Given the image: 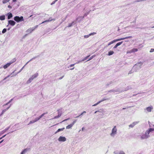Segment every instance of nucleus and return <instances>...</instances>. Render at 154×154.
Returning <instances> with one entry per match:
<instances>
[{
    "mask_svg": "<svg viewBox=\"0 0 154 154\" xmlns=\"http://www.w3.org/2000/svg\"><path fill=\"white\" fill-rule=\"evenodd\" d=\"M142 65V63L141 62H138L133 67V70H134V71H135V72L137 71V70L141 68Z\"/></svg>",
    "mask_w": 154,
    "mask_h": 154,
    "instance_id": "nucleus-1",
    "label": "nucleus"
},
{
    "mask_svg": "<svg viewBox=\"0 0 154 154\" xmlns=\"http://www.w3.org/2000/svg\"><path fill=\"white\" fill-rule=\"evenodd\" d=\"M132 37V36H129L126 37H125V38H119V39H115V40H113V41H112V42H109L108 43V44L107 46H106V47H107V46H108L110 45L111 44L113 43H114V42H117V41H121V40H123L125 39H126L131 38Z\"/></svg>",
    "mask_w": 154,
    "mask_h": 154,
    "instance_id": "nucleus-2",
    "label": "nucleus"
},
{
    "mask_svg": "<svg viewBox=\"0 0 154 154\" xmlns=\"http://www.w3.org/2000/svg\"><path fill=\"white\" fill-rule=\"evenodd\" d=\"M38 75V73H36L33 75H32L26 82L27 84L30 83L35 78H36Z\"/></svg>",
    "mask_w": 154,
    "mask_h": 154,
    "instance_id": "nucleus-3",
    "label": "nucleus"
},
{
    "mask_svg": "<svg viewBox=\"0 0 154 154\" xmlns=\"http://www.w3.org/2000/svg\"><path fill=\"white\" fill-rule=\"evenodd\" d=\"M117 133V129L116 126H114L112 129L111 133L110 134V136L112 137H114Z\"/></svg>",
    "mask_w": 154,
    "mask_h": 154,
    "instance_id": "nucleus-4",
    "label": "nucleus"
},
{
    "mask_svg": "<svg viewBox=\"0 0 154 154\" xmlns=\"http://www.w3.org/2000/svg\"><path fill=\"white\" fill-rule=\"evenodd\" d=\"M14 20L18 23L24 20L23 18V16L19 17L18 16H16L14 17Z\"/></svg>",
    "mask_w": 154,
    "mask_h": 154,
    "instance_id": "nucleus-5",
    "label": "nucleus"
},
{
    "mask_svg": "<svg viewBox=\"0 0 154 154\" xmlns=\"http://www.w3.org/2000/svg\"><path fill=\"white\" fill-rule=\"evenodd\" d=\"M125 91H126V90L121 91L118 88L117 89H113L111 90H110L108 92H113L114 93H116L119 92V93H120L123 92Z\"/></svg>",
    "mask_w": 154,
    "mask_h": 154,
    "instance_id": "nucleus-6",
    "label": "nucleus"
},
{
    "mask_svg": "<svg viewBox=\"0 0 154 154\" xmlns=\"http://www.w3.org/2000/svg\"><path fill=\"white\" fill-rule=\"evenodd\" d=\"M15 61V60L14 59L12 61H11L10 62L7 63L6 65L3 66V68L5 69H6L9 67L11 64L14 62Z\"/></svg>",
    "mask_w": 154,
    "mask_h": 154,
    "instance_id": "nucleus-7",
    "label": "nucleus"
},
{
    "mask_svg": "<svg viewBox=\"0 0 154 154\" xmlns=\"http://www.w3.org/2000/svg\"><path fill=\"white\" fill-rule=\"evenodd\" d=\"M153 109V107L152 106H150L146 107V109H145L144 110H146L147 112H150L152 111Z\"/></svg>",
    "mask_w": 154,
    "mask_h": 154,
    "instance_id": "nucleus-8",
    "label": "nucleus"
},
{
    "mask_svg": "<svg viewBox=\"0 0 154 154\" xmlns=\"http://www.w3.org/2000/svg\"><path fill=\"white\" fill-rule=\"evenodd\" d=\"M59 141L64 142L66 140V138L64 137L60 136L58 139Z\"/></svg>",
    "mask_w": 154,
    "mask_h": 154,
    "instance_id": "nucleus-9",
    "label": "nucleus"
},
{
    "mask_svg": "<svg viewBox=\"0 0 154 154\" xmlns=\"http://www.w3.org/2000/svg\"><path fill=\"white\" fill-rule=\"evenodd\" d=\"M30 149L29 148H26L23 150L20 154H25L26 152L29 151Z\"/></svg>",
    "mask_w": 154,
    "mask_h": 154,
    "instance_id": "nucleus-10",
    "label": "nucleus"
},
{
    "mask_svg": "<svg viewBox=\"0 0 154 154\" xmlns=\"http://www.w3.org/2000/svg\"><path fill=\"white\" fill-rule=\"evenodd\" d=\"M139 121H136L133 122L132 124H130L129 125V127H130L132 128H133L135 125L139 123Z\"/></svg>",
    "mask_w": 154,
    "mask_h": 154,
    "instance_id": "nucleus-11",
    "label": "nucleus"
},
{
    "mask_svg": "<svg viewBox=\"0 0 154 154\" xmlns=\"http://www.w3.org/2000/svg\"><path fill=\"white\" fill-rule=\"evenodd\" d=\"M55 20V19H52L51 17H50L49 18L48 20H46L43 22H42L41 23H40V24H43L45 22H49L51 21L52 20L54 21Z\"/></svg>",
    "mask_w": 154,
    "mask_h": 154,
    "instance_id": "nucleus-12",
    "label": "nucleus"
},
{
    "mask_svg": "<svg viewBox=\"0 0 154 154\" xmlns=\"http://www.w3.org/2000/svg\"><path fill=\"white\" fill-rule=\"evenodd\" d=\"M8 25L10 24V25L12 26H14L16 24V22L12 20H8Z\"/></svg>",
    "mask_w": 154,
    "mask_h": 154,
    "instance_id": "nucleus-13",
    "label": "nucleus"
},
{
    "mask_svg": "<svg viewBox=\"0 0 154 154\" xmlns=\"http://www.w3.org/2000/svg\"><path fill=\"white\" fill-rule=\"evenodd\" d=\"M95 34V32L91 33L88 35H85L84 36V37L85 38H88L91 35H94Z\"/></svg>",
    "mask_w": 154,
    "mask_h": 154,
    "instance_id": "nucleus-14",
    "label": "nucleus"
},
{
    "mask_svg": "<svg viewBox=\"0 0 154 154\" xmlns=\"http://www.w3.org/2000/svg\"><path fill=\"white\" fill-rule=\"evenodd\" d=\"M34 30V29L33 27L30 28L27 30L26 32L27 33H31Z\"/></svg>",
    "mask_w": 154,
    "mask_h": 154,
    "instance_id": "nucleus-15",
    "label": "nucleus"
},
{
    "mask_svg": "<svg viewBox=\"0 0 154 154\" xmlns=\"http://www.w3.org/2000/svg\"><path fill=\"white\" fill-rule=\"evenodd\" d=\"M58 116H55L52 119L58 118L60 117V116L61 115V113L60 112L59 110H58Z\"/></svg>",
    "mask_w": 154,
    "mask_h": 154,
    "instance_id": "nucleus-16",
    "label": "nucleus"
},
{
    "mask_svg": "<svg viewBox=\"0 0 154 154\" xmlns=\"http://www.w3.org/2000/svg\"><path fill=\"white\" fill-rule=\"evenodd\" d=\"M9 128H10V127H8L5 128V129H4V130H3L2 131H1V132H0V134H3L6 131H7V130H8L9 129Z\"/></svg>",
    "mask_w": 154,
    "mask_h": 154,
    "instance_id": "nucleus-17",
    "label": "nucleus"
},
{
    "mask_svg": "<svg viewBox=\"0 0 154 154\" xmlns=\"http://www.w3.org/2000/svg\"><path fill=\"white\" fill-rule=\"evenodd\" d=\"M8 19H10L12 17H13L12 14V13L9 12L8 13Z\"/></svg>",
    "mask_w": 154,
    "mask_h": 154,
    "instance_id": "nucleus-18",
    "label": "nucleus"
},
{
    "mask_svg": "<svg viewBox=\"0 0 154 154\" xmlns=\"http://www.w3.org/2000/svg\"><path fill=\"white\" fill-rule=\"evenodd\" d=\"M114 53V52L113 51H110L108 52V55L110 56L112 55Z\"/></svg>",
    "mask_w": 154,
    "mask_h": 154,
    "instance_id": "nucleus-19",
    "label": "nucleus"
},
{
    "mask_svg": "<svg viewBox=\"0 0 154 154\" xmlns=\"http://www.w3.org/2000/svg\"><path fill=\"white\" fill-rule=\"evenodd\" d=\"M64 129L65 128H59L58 129V130L55 132V134H56L57 133L60 131H63Z\"/></svg>",
    "mask_w": 154,
    "mask_h": 154,
    "instance_id": "nucleus-20",
    "label": "nucleus"
},
{
    "mask_svg": "<svg viewBox=\"0 0 154 154\" xmlns=\"http://www.w3.org/2000/svg\"><path fill=\"white\" fill-rule=\"evenodd\" d=\"M84 18V17H79L76 19L77 20H79V21L81 20Z\"/></svg>",
    "mask_w": 154,
    "mask_h": 154,
    "instance_id": "nucleus-21",
    "label": "nucleus"
},
{
    "mask_svg": "<svg viewBox=\"0 0 154 154\" xmlns=\"http://www.w3.org/2000/svg\"><path fill=\"white\" fill-rule=\"evenodd\" d=\"M75 24V23H74V22L73 21L71 23H69V25L67 27H71L72 25H74Z\"/></svg>",
    "mask_w": 154,
    "mask_h": 154,
    "instance_id": "nucleus-22",
    "label": "nucleus"
},
{
    "mask_svg": "<svg viewBox=\"0 0 154 154\" xmlns=\"http://www.w3.org/2000/svg\"><path fill=\"white\" fill-rule=\"evenodd\" d=\"M95 8H94L93 9H92L91 11H94L95 10ZM91 10H90L87 13H85L84 14V16L83 17H85L86 16H87V15H88L89 14V12L91 11Z\"/></svg>",
    "mask_w": 154,
    "mask_h": 154,
    "instance_id": "nucleus-23",
    "label": "nucleus"
},
{
    "mask_svg": "<svg viewBox=\"0 0 154 154\" xmlns=\"http://www.w3.org/2000/svg\"><path fill=\"white\" fill-rule=\"evenodd\" d=\"M72 126H73V125L72 124H71L67 126L66 127V129H69L71 128H72Z\"/></svg>",
    "mask_w": 154,
    "mask_h": 154,
    "instance_id": "nucleus-24",
    "label": "nucleus"
},
{
    "mask_svg": "<svg viewBox=\"0 0 154 154\" xmlns=\"http://www.w3.org/2000/svg\"><path fill=\"white\" fill-rule=\"evenodd\" d=\"M5 15H2L0 16V20H4L5 19Z\"/></svg>",
    "mask_w": 154,
    "mask_h": 154,
    "instance_id": "nucleus-25",
    "label": "nucleus"
},
{
    "mask_svg": "<svg viewBox=\"0 0 154 154\" xmlns=\"http://www.w3.org/2000/svg\"><path fill=\"white\" fill-rule=\"evenodd\" d=\"M10 0H2V3L3 4H5L9 2Z\"/></svg>",
    "mask_w": 154,
    "mask_h": 154,
    "instance_id": "nucleus-26",
    "label": "nucleus"
},
{
    "mask_svg": "<svg viewBox=\"0 0 154 154\" xmlns=\"http://www.w3.org/2000/svg\"><path fill=\"white\" fill-rule=\"evenodd\" d=\"M47 113H44L43 114L40 116L39 117H38V118L39 119V120L41 118H42L44 115H45V114H47Z\"/></svg>",
    "mask_w": 154,
    "mask_h": 154,
    "instance_id": "nucleus-27",
    "label": "nucleus"
},
{
    "mask_svg": "<svg viewBox=\"0 0 154 154\" xmlns=\"http://www.w3.org/2000/svg\"><path fill=\"white\" fill-rule=\"evenodd\" d=\"M36 58H37V57H33V58H32L29 61H28L26 64H25V65H26L29 62L32 61V60H33L34 59H35Z\"/></svg>",
    "mask_w": 154,
    "mask_h": 154,
    "instance_id": "nucleus-28",
    "label": "nucleus"
},
{
    "mask_svg": "<svg viewBox=\"0 0 154 154\" xmlns=\"http://www.w3.org/2000/svg\"><path fill=\"white\" fill-rule=\"evenodd\" d=\"M26 65H25L19 71V72H17V73H15V75H17V74L19 73L20 72L22 71V70H23V68H24V67L26 66Z\"/></svg>",
    "mask_w": 154,
    "mask_h": 154,
    "instance_id": "nucleus-29",
    "label": "nucleus"
},
{
    "mask_svg": "<svg viewBox=\"0 0 154 154\" xmlns=\"http://www.w3.org/2000/svg\"><path fill=\"white\" fill-rule=\"evenodd\" d=\"M6 111V110L4 109L2 110V111L0 114V116H1L3 115V114Z\"/></svg>",
    "mask_w": 154,
    "mask_h": 154,
    "instance_id": "nucleus-30",
    "label": "nucleus"
},
{
    "mask_svg": "<svg viewBox=\"0 0 154 154\" xmlns=\"http://www.w3.org/2000/svg\"><path fill=\"white\" fill-rule=\"evenodd\" d=\"M137 51L138 49L137 48H134L132 49V52H137Z\"/></svg>",
    "mask_w": 154,
    "mask_h": 154,
    "instance_id": "nucleus-31",
    "label": "nucleus"
},
{
    "mask_svg": "<svg viewBox=\"0 0 154 154\" xmlns=\"http://www.w3.org/2000/svg\"><path fill=\"white\" fill-rule=\"evenodd\" d=\"M95 56V55H93L92 56H91V57L89 58V60H88L87 61H89V60H91V59H92L93 58H94Z\"/></svg>",
    "mask_w": 154,
    "mask_h": 154,
    "instance_id": "nucleus-32",
    "label": "nucleus"
},
{
    "mask_svg": "<svg viewBox=\"0 0 154 154\" xmlns=\"http://www.w3.org/2000/svg\"><path fill=\"white\" fill-rule=\"evenodd\" d=\"M39 120V119H38V117H36L35 118V119L33 120V121L35 123V122H37Z\"/></svg>",
    "mask_w": 154,
    "mask_h": 154,
    "instance_id": "nucleus-33",
    "label": "nucleus"
},
{
    "mask_svg": "<svg viewBox=\"0 0 154 154\" xmlns=\"http://www.w3.org/2000/svg\"><path fill=\"white\" fill-rule=\"evenodd\" d=\"M135 71H134V70H133V68L128 73V74H131L133 72Z\"/></svg>",
    "mask_w": 154,
    "mask_h": 154,
    "instance_id": "nucleus-34",
    "label": "nucleus"
},
{
    "mask_svg": "<svg viewBox=\"0 0 154 154\" xmlns=\"http://www.w3.org/2000/svg\"><path fill=\"white\" fill-rule=\"evenodd\" d=\"M123 42L122 41V42H118L116 44V45L118 46H119L121 44H122V43Z\"/></svg>",
    "mask_w": 154,
    "mask_h": 154,
    "instance_id": "nucleus-35",
    "label": "nucleus"
},
{
    "mask_svg": "<svg viewBox=\"0 0 154 154\" xmlns=\"http://www.w3.org/2000/svg\"><path fill=\"white\" fill-rule=\"evenodd\" d=\"M6 31H7V29L5 28V29H3V30H2V33H4L5 32H6Z\"/></svg>",
    "mask_w": 154,
    "mask_h": 154,
    "instance_id": "nucleus-36",
    "label": "nucleus"
},
{
    "mask_svg": "<svg viewBox=\"0 0 154 154\" xmlns=\"http://www.w3.org/2000/svg\"><path fill=\"white\" fill-rule=\"evenodd\" d=\"M90 56V55L89 56H87V57H85V58H84L82 60V61H84L85 60H87V58Z\"/></svg>",
    "mask_w": 154,
    "mask_h": 154,
    "instance_id": "nucleus-37",
    "label": "nucleus"
},
{
    "mask_svg": "<svg viewBox=\"0 0 154 154\" xmlns=\"http://www.w3.org/2000/svg\"><path fill=\"white\" fill-rule=\"evenodd\" d=\"M119 154H125V153L123 151H121L119 152Z\"/></svg>",
    "mask_w": 154,
    "mask_h": 154,
    "instance_id": "nucleus-38",
    "label": "nucleus"
},
{
    "mask_svg": "<svg viewBox=\"0 0 154 154\" xmlns=\"http://www.w3.org/2000/svg\"><path fill=\"white\" fill-rule=\"evenodd\" d=\"M100 103V102H98L96 103L94 105H93L92 106H97V105L98 104H99Z\"/></svg>",
    "mask_w": 154,
    "mask_h": 154,
    "instance_id": "nucleus-39",
    "label": "nucleus"
},
{
    "mask_svg": "<svg viewBox=\"0 0 154 154\" xmlns=\"http://www.w3.org/2000/svg\"><path fill=\"white\" fill-rule=\"evenodd\" d=\"M34 123V122H33V121L32 120V121H31L29 122V123L28 124V125L30 124H32V123Z\"/></svg>",
    "mask_w": 154,
    "mask_h": 154,
    "instance_id": "nucleus-40",
    "label": "nucleus"
},
{
    "mask_svg": "<svg viewBox=\"0 0 154 154\" xmlns=\"http://www.w3.org/2000/svg\"><path fill=\"white\" fill-rule=\"evenodd\" d=\"M150 52L151 53L152 52H154V49L153 48H151L150 51Z\"/></svg>",
    "mask_w": 154,
    "mask_h": 154,
    "instance_id": "nucleus-41",
    "label": "nucleus"
},
{
    "mask_svg": "<svg viewBox=\"0 0 154 154\" xmlns=\"http://www.w3.org/2000/svg\"><path fill=\"white\" fill-rule=\"evenodd\" d=\"M127 53H132V50L130 51H128L127 52Z\"/></svg>",
    "mask_w": 154,
    "mask_h": 154,
    "instance_id": "nucleus-42",
    "label": "nucleus"
},
{
    "mask_svg": "<svg viewBox=\"0 0 154 154\" xmlns=\"http://www.w3.org/2000/svg\"><path fill=\"white\" fill-rule=\"evenodd\" d=\"M83 114H83L82 112V113H81V114L79 115V116H76V118H78V117H80Z\"/></svg>",
    "mask_w": 154,
    "mask_h": 154,
    "instance_id": "nucleus-43",
    "label": "nucleus"
},
{
    "mask_svg": "<svg viewBox=\"0 0 154 154\" xmlns=\"http://www.w3.org/2000/svg\"><path fill=\"white\" fill-rule=\"evenodd\" d=\"M76 120H75L72 122V123L71 124L73 125L76 122Z\"/></svg>",
    "mask_w": 154,
    "mask_h": 154,
    "instance_id": "nucleus-44",
    "label": "nucleus"
},
{
    "mask_svg": "<svg viewBox=\"0 0 154 154\" xmlns=\"http://www.w3.org/2000/svg\"><path fill=\"white\" fill-rule=\"evenodd\" d=\"M106 99H103L102 100L100 101H99V102H100V103L101 102H102L104 100H106Z\"/></svg>",
    "mask_w": 154,
    "mask_h": 154,
    "instance_id": "nucleus-45",
    "label": "nucleus"
},
{
    "mask_svg": "<svg viewBox=\"0 0 154 154\" xmlns=\"http://www.w3.org/2000/svg\"><path fill=\"white\" fill-rule=\"evenodd\" d=\"M38 26V25H37L33 27V28L34 29V30L36 28H37Z\"/></svg>",
    "mask_w": 154,
    "mask_h": 154,
    "instance_id": "nucleus-46",
    "label": "nucleus"
},
{
    "mask_svg": "<svg viewBox=\"0 0 154 154\" xmlns=\"http://www.w3.org/2000/svg\"><path fill=\"white\" fill-rule=\"evenodd\" d=\"M7 77H5V78H4L2 81H0V83H1V82L3 81L4 80H5L6 79H7Z\"/></svg>",
    "mask_w": 154,
    "mask_h": 154,
    "instance_id": "nucleus-47",
    "label": "nucleus"
},
{
    "mask_svg": "<svg viewBox=\"0 0 154 154\" xmlns=\"http://www.w3.org/2000/svg\"><path fill=\"white\" fill-rule=\"evenodd\" d=\"M82 61H82V60H79V61H78V62L76 63H77V64L79 63H80L82 62Z\"/></svg>",
    "mask_w": 154,
    "mask_h": 154,
    "instance_id": "nucleus-48",
    "label": "nucleus"
},
{
    "mask_svg": "<svg viewBox=\"0 0 154 154\" xmlns=\"http://www.w3.org/2000/svg\"><path fill=\"white\" fill-rule=\"evenodd\" d=\"M9 103H9V102H8V103H6L3 106H5V105H8Z\"/></svg>",
    "mask_w": 154,
    "mask_h": 154,
    "instance_id": "nucleus-49",
    "label": "nucleus"
},
{
    "mask_svg": "<svg viewBox=\"0 0 154 154\" xmlns=\"http://www.w3.org/2000/svg\"><path fill=\"white\" fill-rule=\"evenodd\" d=\"M56 2H55V1H53L52 3H51V5H53Z\"/></svg>",
    "mask_w": 154,
    "mask_h": 154,
    "instance_id": "nucleus-50",
    "label": "nucleus"
},
{
    "mask_svg": "<svg viewBox=\"0 0 154 154\" xmlns=\"http://www.w3.org/2000/svg\"><path fill=\"white\" fill-rule=\"evenodd\" d=\"M75 64H71L70 65V66H69V67H72V66H74Z\"/></svg>",
    "mask_w": 154,
    "mask_h": 154,
    "instance_id": "nucleus-51",
    "label": "nucleus"
},
{
    "mask_svg": "<svg viewBox=\"0 0 154 154\" xmlns=\"http://www.w3.org/2000/svg\"><path fill=\"white\" fill-rule=\"evenodd\" d=\"M118 47V46H117V45H116L114 47H113V48L114 49H115V48H116L117 47Z\"/></svg>",
    "mask_w": 154,
    "mask_h": 154,
    "instance_id": "nucleus-52",
    "label": "nucleus"
},
{
    "mask_svg": "<svg viewBox=\"0 0 154 154\" xmlns=\"http://www.w3.org/2000/svg\"><path fill=\"white\" fill-rule=\"evenodd\" d=\"M69 118H68V119H65V120H63L62 122H64V121H67V120H69Z\"/></svg>",
    "mask_w": 154,
    "mask_h": 154,
    "instance_id": "nucleus-53",
    "label": "nucleus"
},
{
    "mask_svg": "<svg viewBox=\"0 0 154 154\" xmlns=\"http://www.w3.org/2000/svg\"><path fill=\"white\" fill-rule=\"evenodd\" d=\"M114 153L116 154H117L118 153L117 151H115L114 152Z\"/></svg>",
    "mask_w": 154,
    "mask_h": 154,
    "instance_id": "nucleus-54",
    "label": "nucleus"
},
{
    "mask_svg": "<svg viewBox=\"0 0 154 154\" xmlns=\"http://www.w3.org/2000/svg\"><path fill=\"white\" fill-rule=\"evenodd\" d=\"M13 100V98L11 99L9 101V103H10Z\"/></svg>",
    "mask_w": 154,
    "mask_h": 154,
    "instance_id": "nucleus-55",
    "label": "nucleus"
},
{
    "mask_svg": "<svg viewBox=\"0 0 154 154\" xmlns=\"http://www.w3.org/2000/svg\"><path fill=\"white\" fill-rule=\"evenodd\" d=\"M9 107H7V108L5 109V110H6V111H7V110H8L9 108Z\"/></svg>",
    "mask_w": 154,
    "mask_h": 154,
    "instance_id": "nucleus-56",
    "label": "nucleus"
},
{
    "mask_svg": "<svg viewBox=\"0 0 154 154\" xmlns=\"http://www.w3.org/2000/svg\"><path fill=\"white\" fill-rule=\"evenodd\" d=\"M9 107H7V108L5 109V110H6V111H7V110H8L9 108Z\"/></svg>",
    "mask_w": 154,
    "mask_h": 154,
    "instance_id": "nucleus-57",
    "label": "nucleus"
},
{
    "mask_svg": "<svg viewBox=\"0 0 154 154\" xmlns=\"http://www.w3.org/2000/svg\"><path fill=\"white\" fill-rule=\"evenodd\" d=\"M64 76H63L62 77H60L59 78V79L60 80V79H61Z\"/></svg>",
    "mask_w": 154,
    "mask_h": 154,
    "instance_id": "nucleus-58",
    "label": "nucleus"
},
{
    "mask_svg": "<svg viewBox=\"0 0 154 154\" xmlns=\"http://www.w3.org/2000/svg\"><path fill=\"white\" fill-rule=\"evenodd\" d=\"M6 134H5V135H4V136H3L2 137V139L4 137L6 136Z\"/></svg>",
    "mask_w": 154,
    "mask_h": 154,
    "instance_id": "nucleus-59",
    "label": "nucleus"
},
{
    "mask_svg": "<svg viewBox=\"0 0 154 154\" xmlns=\"http://www.w3.org/2000/svg\"><path fill=\"white\" fill-rule=\"evenodd\" d=\"M131 88H130V87H129V86H128V87H127V90L129 89H131Z\"/></svg>",
    "mask_w": 154,
    "mask_h": 154,
    "instance_id": "nucleus-60",
    "label": "nucleus"
},
{
    "mask_svg": "<svg viewBox=\"0 0 154 154\" xmlns=\"http://www.w3.org/2000/svg\"><path fill=\"white\" fill-rule=\"evenodd\" d=\"M4 141V140H2V141H0V144L2 143Z\"/></svg>",
    "mask_w": 154,
    "mask_h": 154,
    "instance_id": "nucleus-61",
    "label": "nucleus"
},
{
    "mask_svg": "<svg viewBox=\"0 0 154 154\" xmlns=\"http://www.w3.org/2000/svg\"><path fill=\"white\" fill-rule=\"evenodd\" d=\"M17 0H12V1L13 2H16Z\"/></svg>",
    "mask_w": 154,
    "mask_h": 154,
    "instance_id": "nucleus-62",
    "label": "nucleus"
},
{
    "mask_svg": "<svg viewBox=\"0 0 154 154\" xmlns=\"http://www.w3.org/2000/svg\"><path fill=\"white\" fill-rule=\"evenodd\" d=\"M84 127H83L82 128V131H83L84 130Z\"/></svg>",
    "mask_w": 154,
    "mask_h": 154,
    "instance_id": "nucleus-63",
    "label": "nucleus"
},
{
    "mask_svg": "<svg viewBox=\"0 0 154 154\" xmlns=\"http://www.w3.org/2000/svg\"><path fill=\"white\" fill-rule=\"evenodd\" d=\"M82 113L84 114L85 113H86V112L85 111H84L83 112H82Z\"/></svg>",
    "mask_w": 154,
    "mask_h": 154,
    "instance_id": "nucleus-64",
    "label": "nucleus"
}]
</instances>
